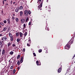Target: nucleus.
<instances>
[{"mask_svg":"<svg viewBox=\"0 0 75 75\" xmlns=\"http://www.w3.org/2000/svg\"><path fill=\"white\" fill-rule=\"evenodd\" d=\"M18 33H16V37H18Z\"/></svg>","mask_w":75,"mask_h":75,"instance_id":"5701e85b","label":"nucleus"},{"mask_svg":"<svg viewBox=\"0 0 75 75\" xmlns=\"http://www.w3.org/2000/svg\"><path fill=\"white\" fill-rule=\"evenodd\" d=\"M10 55H13L14 54V52H10Z\"/></svg>","mask_w":75,"mask_h":75,"instance_id":"aec40b11","label":"nucleus"},{"mask_svg":"<svg viewBox=\"0 0 75 75\" xmlns=\"http://www.w3.org/2000/svg\"><path fill=\"white\" fill-rule=\"evenodd\" d=\"M2 13H3V11H2Z\"/></svg>","mask_w":75,"mask_h":75,"instance_id":"0e129e2a","label":"nucleus"},{"mask_svg":"<svg viewBox=\"0 0 75 75\" xmlns=\"http://www.w3.org/2000/svg\"><path fill=\"white\" fill-rule=\"evenodd\" d=\"M74 56L73 57V58H72V59H74Z\"/></svg>","mask_w":75,"mask_h":75,"instance_id":"3c124183","label":"nucleus"},{"mask_svg":"<svg viewBox=\"0 0 75 75\" xmlns=\"http://www.w3.org/2000/svg\"><path fill=\"white\" fill-rule=\"evenodd\" d=\"M20 57V55H18L17 57V59H19Z\"/></svg>","mask_w":75,"mask_h":75,"instance_id":"b1692460","label":"nucleus"},{"mask_svg":"<svg viewBox=\"0 0 75 75\" xmlns=\"http://www.w3.org/2000/svg\"><path fill=\"white\" fill-rule=\"evenodd\" d=\"M46 53L47 54V53H48V51H46Z\"/></svg>","mask_w":75,"mask_h":75,"instance_id":"603ef678","label":"nucleus"},{"mask_svg":"<svg viewBox=\"0 0 75 75\" xmlns=\"http://www.w3.org/2000/svg\"><path fill=\"white\" fill-rule=\"evenodd\" d=\"M18 18H17L16 19V22H18Z\"/></svg>","mask_w":75,"mask_h":75,"instance_id":"4be33fe9","label":"nucleus"},{"mask_svg":"<svg viewBox=\"0 0 75 75\" xmlns=\"http://www.w3.org/2000/svg\"><path fill=\"white\" fill-rule=\"evenodd\" d=\"M48 0H47V2H48Z\"/></svg>","mask_w":75,"mask_h":75,"instance_id":"69168bd1","label":"nucleus"},{"mask_svg":"<svg viewBox=\"0 0 75 75\" xmlns=\"http://www.w3.org/2000/svg\"><path fill=\"white\" fill-rule=\"evenodd\" d=\"M10 44H11V43L9 42L8 43V47H9L10 45Z\"/></svg>","mask_w":75,"mask_h":75,"instance_id":"c756f323","label":"nucleus"},{"mask_svg":"<svg viewBox=\"0 0 75 75\" xmlns=\"http://www.w3.org/2000/svg\"><path fill=\"white\" fill-rule=\"evenodd\" d=\"M9 37H11L12 36V35H11V33H9Z\"/></svg>","mask_w":75,"mask_h":75,"instance_id":"f3484780","label":"nucleus"},{"mask_svg":"<svg viewBox=\"0 0 75 75\" xmlns=\"http://www.w3.org/2000/svg\"><path fill=\"white\" fill-rule=\"evenodd\" d=\"M27 46H28V47H30V45L28 43L27 44Z\"/></svg>","mask_w":75,"mask_h":75,"instance_id":"58836bf2","label":"nucleus"},{"mask_svg":"<svg viewBox=\"0 0 75 75\" xmlns=\"http://www.w3.org/2000/svg\"><path fill=\"white\" fill-rule=\"evenodd\" d=\"M15 72H16V70L13 69V74H15Z\"/></svg>","mask_w":75,"mask_h":75,"instance_id":"412c9836","label":"nucleus"},{"mask_svg":"<svg viewBox=\"0 0 75 75\" xmlns=\"http://www.w3.org/2000/svg\"><path fill=\"white\" fill-rule=\"evenodd\" d=\"M1 52V49H0V52Z\"/></svg>","mask_w":75,"mask_h":75,"instance_id":"09e8293b","label":"nucleus"},{"mask_svg":"<svg viewBox=\"0 0 75 75\" xmlns=\"http://www.w3.org/2000/svg\"><path fill=\"white\" fill-rule=\"evenodd\" d=\"M47 27L46 26V28H45V29H46V30L47 29Z\"/></svg>","mask_w":75,"mask_h":75,"instance_id":"bf43d9fd","label":"nucleus"},{"mask_svg":"<svg viewBox=\"0 0 75 75\" xmlns=\"http://www.w3.org/2000/svg\"><path fill=\"white\" fill-rule=\"evenodd\" d=\"M21 23H23L24 22V21H25V19H22L21 20Z\"/></svg>","mask_w":75,"mask_h":75,"instance_id":"423d86ee","label":"nucleus"},{"mask_svg":"<svg viewBox=\"0 0 75 75\" xmlns=\"http://www.w3.org/2000/svg\"><path fill=\"white\" fill-rule=\"evenodd\" d=\"M49 8L48 9V11H51V8L50 7H51L50 6H49Z\"/></svg>","mask_w":75,"mask_h":75,"instance_id":"dca6fc26","label":"nucleus"},{"mask_svg":"<svg viewBox=\"0 0 75 75\" xmlns=\"http://www.w3.org/2000/svg\"><path fill=\"white\" fill-rule=\"evenodd\" d=\"M28 41H29V44H31V39H29L28 40Z\"/></svg>","mask_w":75,"mask_h":75,"instance_id":"2f4dec72","label":"nucleus"},{"mask_svg":"<svg viewBox=\"0 0 75 75\" xmlns=\"http://www.w3.org/2000/svg\"><path fill=\"white\" fill-rule=\"evenodd\" d=\"M46 7H47V6H46Z\"/></svg>","mask_w":75,"mask_h":75,"instance_id":"774afa93","label":"nucleus"},{"mask_svg":"<svg viewBox=\"0 0 75 75\" xmlns=\"http://www.w3.org/2000/svg\"><path fill=\"white\" fill-rule=\"evenodd\" d=\"M1 25H4V24L3 23L1 22L0 23Z\"/></svg>","mask_w":75,"mask_h":75,"instance_id":"a878e982","label":"nucleus"},{"mask_svg":"<svg viewBox=\"0 0 75 75\" xmlns=\"http://www.w3.org/2000/svg\"><path fill=\"white\" fill-rule=\"evenodd\" d=\"M16 41L18 42L20 41V38H18L17 39Z\"/></svg>","mask_w":75,"mask_h":75,"instance_id":"2eb2a0df","label":"nucleus"},{"mask_svg":"<svg viewBox=\"0 0 75 75\" xmlns=\"http://www.w3.org/2000/svg\"><path fill=\"white\" fill-rule=\"evenodd\" d=\"M12 18L13 20H15V18H14V16H12Z\"/></svg>","mask_w":75,"mask_h":75,"instance_id":"473e14b6","label":"nucleus"},{"mask_svg":"<svg viewBox=\"0 0 75 75\" xmlns=\"http://www.w3.org/2000/svg\"><path fill=\"white\" fill-rule=\"evenodd\" d=\"M1 42H2V43H3V42H4V41H2Z\"/></svg>","mask_w":75,"mask_h":75,"instance_id":"8fccbe9b","label":"nucleus"},{"mask_svg":"<svg viewBox=\"0 0 75 75\" xmlns=\"http://www.w3.org/2000/svg\"><path fill=\"white\" fill-rule=\"evenodd\" d=\"M13 4H15V2H13Z\"/></svg>","mask_w":75,"mask_h":75,"instance_id":"13d9d810","label":"nucleus"},{"mask_svg":"<svg viewBox=\"0 0 75 75\" xmlns=\"http://www.w3.org/2000/svg\"><path fill=\"white\" fill-rule=\"evenodd\" d=\"M31 22H30L29 23V25H31Z\"/></svg>","mask_w":75,"mask_h":75,"instance_id":"79ce46f5","label":"nucleus"},{"mask_svg":"<svg viewBox=\"0 0 75 75\" xmlns=\"http://www.w3.org/2000/svg\"><path fill=\"white\" fill-rule=\"evenodd\" d=\"M30 40L31 39H30V37H29V40Z\"/></svg>","mask_w":75,"mask_h":75,"instance_id":"6e6d98bb","label":"nucleus"},{"mask_svg":"<svg viewBox=\"0 0 75 75\" xmlns=\"http://www.w3.org/2000/svg\"><path fill=\"white\" fill-rule=\"evenodd\" d=\"M28 13L29 14H31V12L30 11H28Z\"/></svg>","mask_w":75,"mask_h":75,"instance_id":"7c9ffc66","label":"nucleus"},{"mask_svg":"<svg viewBox=\"0 0 75 75\" xmlns=\"http://www.w3.org/2000/svg\"><path fill=\"white\" fill-rule=\"evenodd\" d=\"M4 24H6V23H7V21H6V20L4 21Z\"/></svg>","mask_w":75,"mask_h":75,"instance_id":"c85d7f7f","label":"nucleus"},{"mask_svg":"<svg viewBox=\"0 0 75 75\" xmlns=\"http://www.w3.org/2000/svg\"><path fill=\"white\" fill-rule=\"evenodd\" d=\"M25 14L28 15V11L26 10L25 11Z\"/></svg>","mask_w":75,"mask_h":75,"instance_id":"6e6552de","label":"nucleus"},{"mask_svg":"<svg viewBox=\"0 0 75 75\" xmlns=\"http://www.w3.org/2000/svg\"><path fill=\"white\" fill-rule=\"evenodd\" d=\"M41 1V0H39L38 1V4H39V3H40V1Z\"/></svg>","mask_w":75,"mask_h":75,"instance_id":"c9c22d12","label":"nucleus"},{"mask_svg":"<svg viewBox=\"0 0 75 75\" xmlns=\"http://www.w3.org/2000/svg\"><path fill=\"white\" fill-rule=\"evenodd\" d=\"M11 38V40L12 41H13V37L12 36L11 37H10Z\"/></svg>","mask_w":75,"mask_h":75,"instance_id":"6ab92c4d","label":"nucleus"},{"mask_svg":"<svg viewBox=\"0 0 75 75\" xmlns=\"http://www.w3.org/2000/svg\"><path fill=\"white\" fill-rule=\"evenodd\" d=\"M33 55L34 57H36V54H35V53H33Z\"/></svg>","mask_w":75,"mask_h":75,"instance_id":"e433bc0d","label":"nucleus"},{"mask_svg":"<svg viewBox=\"0 0 75 75\" xmlns=\"http://www.w3.org/2000/svg\"><path fill=\"white\" fill-rule=\"evenodd\" d=\"M1 35H2V34H0V36H1Z\"/></svg>","mask_w":75,"mask_h":75,"instance_id":"5fc2aeb1","label":"nucleus"},{"mask_svg":"<svg viewBox=\"0 0 75 75\" xmlns=\"http://www.w3.org/2000/svg\"><path fill=\"white\" fill-rule=\"evenodd\" d=\"M13 66L12 65L11 67L10 68V69H13Z\"/></svg>","mask_w":75,"mask_h":75,"instance_id":"4c0bfd02","label":"nucleus"},{"mask_svg":"<svg viewBox=\"0 0 75 75\" xmlns=\"http://www.w3.org/2000/svg\"><path fill=\"white\" fill-rule=\"evenodd\" d=\"M7 30V28L5 27L4 29V31H6Z\"/></svg>","mask_w":75,"mask_h":75,"instance_id":"bb28decb","label":"nucleus"},{"mask_svg":"<svg viewBox=\"0 0 75 75\" xmlns=\"http://www.w3.org/2000/svg\"><path fill=\"white\" fill-rule=\"evenodd\" d=\"M4 53H5V51L4 50V49H3L2 50V54H3V55H4Z\"/></svg>","mask_w":75,"mask_h":75,"instance_id":"9b49d317","label":"nucleus"},{"mask_svg":"<svg viewBox=\"0 0 75 75\" xmlns=\"http://www.w3.org/2000/svg\"><path fill=\"white\" fill-rule=\"evenodd\" d=\"M5 1H6V0H4Z\"/></svg>","mask_w":75,"mask_h":75,"instance_id":"e2e57ef3","label":"nucleus"},{"mask_svg":"<svg viewBox=\"0 0 75 75\" xmlns=\"http://www.w3.org/2000/svg\"><path fill=\"white\" fill-rule=\"evenodd\" d=\"M6 6H8V4H6Z\"/></svg>","mask_w":75,"mask_h":75,"instance_id":"4d7b16f0","label":"nucleus"},{"mask_svg":"<svg viewBox=\"0 0 75 75\" xmlns=\"http://www.w3.org/2000/svg\"><path fill=\"white\" fill-rule=\"evenodd\" d=\"M2 44V42H1V41H0V45H1Z\"/></svg>","mask_w":75,"mask_h":75,"instance_id":"37998d69","label":"nucleus"},{"mask_svg":"<svg viewBox=\"0 0 75 75\" xmlns=\"http://www.w3.org/2000/svg\"><path fill=\"white\" fill-rule=\"evenodd\" d=\"M36 64L38 65V66L39 65H41V64H39V62L38 61H37L36 62Z\"/></svg>","mask_w":75,"mask_h":75,"instance_id":"1a4fd4ad","label":"nucleus"},{"mask_svg":"<svg viewBox=\"0 0 75 75\" xmlns=\"http://www.w3.org/2000/svg\"><path fill=\"white\" fill-rule=\"evenodd\" d=\"M18 70H19V69H20V68H19V67H18Z\"/></svg>","mask_w":75,"mask_h":75,"instance_id":"49530a36","label":"nucleus"},{"mask_svg":"<svg viewBox=\"0 0 75 75\" xmlns=\"http://www.w3.org/2000/svg\"><path fill=\"white\" fill-rule=\"evenodd\" d=\"M24 60V57H22L21 58V59L20 60V63H22L23 62V61Z\"/></svg>","mask_w":75,"mask_h":75,"instance_id":"20e7f679","label":"nucleus"},{"mask_svg":"<svg viewBox=\"0 0 75 75\" xmlns=\"http://www.w3.org/2000/svg\"><path fill=\"white\" fill-rule=\"evenodd\" d=\"M13 47H15L16 46V45L15 44H13L12 45Z\"/></svg>","mask_w":75,"mask_h":75,"instance_id":"ea45409f","label":"nucleus"},{"mask_svg":"<svg viewBox=\"0 0 75 75\" xmlns=\"http://www.w3.org/2000/svg\"><path fill=\"white\" fill-rule=\"evenodd\" d=\"M42 52V50L40 49L39 51V52Z\"/></svg>","mask_w":75,"mask_h":75,"instance_id":"f704fd0d","label":"nucleus"},{"mask_svg":"<svg viewBox=\"0 0 75 75\" xmlns=\"http://www.w3.org/2000/svg\"><path fill=\"white\" fill-rule=\"evenodd\" d=\"M8 62H10V60H9L8 61Z\"/></svg>","mask_w":75,"mask_h":75,"instance_id":"052dcab7","label":"nucleus"},{"mask_svg":"<svg viewBox=\"0 0 75 75\" xmlns=\"http://www.w3.org/2000/svg\"><path fill=\"white\" fill-rule=\"evenodd\" d=\"M23 15V12L22 11H21L20 12V16H22V15Z\"/></svg>","mask_w":75,"mask_h":75,"instance_id":"4468645a","label":"nucleus"},{"mask_svg":"<svg viewBox=\"0 0 75 75\" xmlns=\"http://www.w3.org/2000/svg\"><path fill=\"white\" fill-rule=\"evenodd\" d=\"M3 4H4V1H3Z\"/></svg>","mask_w":75,"mask_h":75,"instance_id":"a18cd8bd","label":"nucleus"},{"mask_svg":"<svg viewBox=\"0 0 75 75\" xmlns=\"http://www.w3.org/2000/svg\"><path fill=\"white\" fill-rule=\"evenodd\" d=\"M72 42H73V41H72V42H71L69 41L67 44L65 46L64 49L69 50V48L71 47L70 45L72 44Z\"/></svg>","mask_w":75,"mask_h":75,"instance_id":"f257e3e1","label":"nucleus"},{"mask_svg":"<svg viewBox=\"0 0 75 75\" xmlns=\"http://www.w3.org/2000/svg\"><path fill=\"white\" fill-rule=\"evenodd\" d=\"M20 61H18V62H17V64L18 65H20Z\"/></svg>","mask_w":75,"mask_h":75,"instance_id":"cd10ccee","label":"nucleus"},{"mask_svg":"<svg viewBox=\"0 0 75 75\" xmlns=\"http://www.w3.org/2000/svg\"><path fill=\"white\" fill-rule=\"evenodd\" d=\"M12 63V62H11V64Z\"/></svg>","mask_w":75,"mask_h":75,"instance_id":"338daca9","label":"nucleus"},{"mask_svg":"<svg viewBox=\"0 0 75 75\" xmlns=\"http://www.w3.org/2000/svg\"><path fill=\"white\" fill-rule=\"evenodd\" d=\"M42 1L41 2V3L40 5L38 6V10H40L41 9V7H42Z\"/></svg>","mask_w":75,"mask_h":75,"instance_id":"f03ea898","label":"nucleus"},{"mask_svg":"<svg viewBox=\"0 0 75 75\" xmlns=\"http://www.w3.org/2000/svg\"><path fill=\"white\" fill-rule=\"evenodd\" d=\"M27 35V32H26L25 33L24 35H25V36H26V35Z\"/></svg>","mask_w":75,"mask_h":75,"instance_id":"72a5a7b5","label":"nucleus"},{"mask_svg":"<svg viewBox=\"0 0 75 75\" xmlns=\"http://www.w3.org/2000/svg\"><path fill=\"white\" fill-rule=\"evenodd\" d=\"M7 38L5 36L3 38H2L1 40H3V41H6V40H7Z\"/></svg>","mask_w":75,"mask_h":75,"instance_id":"7ed1b4c3","label":"nucleus"},{"mask_svg":"<svg viewBox=\"0 0 75 75\" xmlns=\"http://www.w3.org/2000/svg\"><path fill=\"white\" fill-rule=\"evenodd\" d=\"M47 31H49V30H50V29L49 28H48V27H47Z\"/></svg>","mask_w":75,"mask_h":75,"instance_id":"c03bdc74","label":"nucleus"},{"mask_svg":"<svg viewBox=\"0 0 75 75\" xmlns=\"http://www.w3.org/2000/svg\"><path fill=\"white\" fill-rule=\"evenodd\" d=\"M13 16H15V14H13Z\"/></svg>","mask_w":75,"mask_h":75,"instance_id":"864d4df0","label":"nucleus"},{"mask_svg":"<svg viewBox=\"0 0 75 75\" xmlns=\"http://www.w3.org/2000/svg\"><path fill=\"white\" fill-rule=\"evenodd\" d=\"M19 34L20 37H22V36H23V34L21 32H20Z\"/></svg>","mask_w":75,"mask_h":75,"instance_id":"9d476101","label":"nucleus"},{"mask_svg":"<svg viewBox=\"0 0 75 75\" xmlns=\"http://www.w3.org/2000/svg\"><path fill=\"white\" fill-rule=\"evenodd\" d=\"M7 22H8V24H10V19L9 18L7 19Z\"/></svg>","mask_w":75,"mask_h":75,"instance_id":"ddd939ff","label":"nucleus"},{"mask_svg":"<svg viewBox=\"0 0 75 75\" xmlns=\"http://www.w3.org/2000/svg\"><path fill=\"white\" fill-rule=\"evenodd\" d=\"M25 48H23V52H25Z\"/></svg>","mask_w":75,"mask_h":75,"instance_id":"a19ab883","label":"nucleus"},{"mask_svg":"<svg viewBox=\"0 0 75 75\" xmlns=\"http://www.w3.org/2000/svg\"><path fill=\"white\" fill-rule=\"evenodd\" d=\"M20 10H22V9H23V6H21L20 7Z\"/></svg>","mask_w":75,"mask_h":75,"instance_id":"a211bd4d","label":"nucleus"},{"mask_svg":"<svg viewBox=\"0 0 75 75\" xmlns=\"http://www.w3.org/2000/svg\"><path fill=\"white\" fill-rule=\"evenodd\" d=\"M25 24L24 23L23 24V29H25V27H26V26H25Z\"/></svg>","mask_w":75,"mask_h":75,"instance_id":"f8f14e48","label":"nucleus"},{"mask_svg":"<svg viewBox=\"0 0 75 75\" xmlns=\"http://www.w3.org/2000/svg\"><path fill=\"white\" fill-rule=\"evenodd\" d=\"M0 27L1 28V26H0Z\"/></svg>","mask_w":75,"mask_h":75,"instance_id":"680f3d73","label":"nucleus"},{"mask_svg":"<svg viewBox=\"0 0 75 75\" xmlns=\"http://www.w3.org/2000/svg\"><path fill=\"white\" fill-rule=\"evenodd\" d=\"M61 70H62V69L61 68H59L58 70V72H61Z\"/></svg>","mask_w":75,"mask_h":75,"instance_id":"0eeeda50","label":"nucleus"},{"mask_svg":"<svg viewBox=\"0 0 75 75\" xmlns=\"http://www.w3.org/2000/svg\"><path fill=\"white\" fill-rule=\"evenodd\" d=\"M74 37H75V32H74Z\"/></svg>","mask_w":75,"mask_h":75,"instance_id":"de8ad7c7","label":"nucleus"},{"mask_svg":"<svg viewBox=\"0 0 75 75\" xmlns=\"http://www.w3.org/2000/svg\"><path fill=\"white\" fill-rule=\"evenodd\" d=\"M18 10H19V8H16L15 10V11L16 13H18Z\"/></svg>","mask_w":75,"mask_h":75,"instance_id":"39448f33","label":"nucleus"},{"mask_svg":"<svg viewBox=\"0 0 75 75\" xmlns=\"http://www.w3.org/2000/svg\"><path fill=\"white\" fill-rule=\"evenodd\" d=\"M28 17H27V19H26V21H25V22L26 23H27V22H28Z\"/></svg>","mask_w":75,"mask_h":75,"instance_id":"393cba45","label":"nucleus"}]
</instances>
